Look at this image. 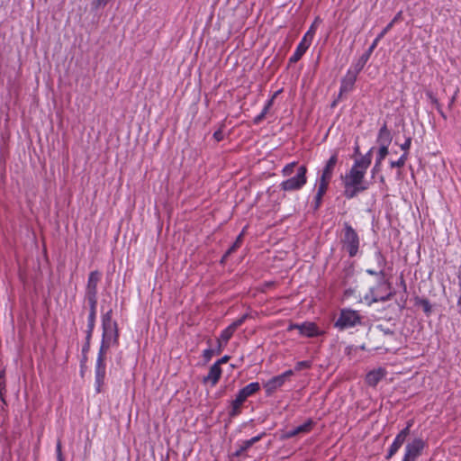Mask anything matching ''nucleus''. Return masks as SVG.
<instances>
[{
	"instance_id": "nucleus-1",
	"label": "nucleus",
	"mask_w": 461,
	"mask_h": 461,
	"mask_svg": "<svg viewBox=\"0 0 461 461\" xmlns=\"http://www.w3.org/2000/svg\"><path fill=\"white\" fill-rule=\"evenodd\" d=\"M339 241L342 250L346 251L350 258H355L358 254L360 238L357 230L348 221L343 223Z\"/></svg>"
},
{
	"instance_id": "nucleus-2",
	"label": "nucleus",
	"mask_w": 461,
	"mask_h": 461,
	"mask_svg": "<svg viewBox=\"0 0 461 461\" xmlns=\"http://www.w3.org/2000/svg\"><path fill=\"white\" fill-rule=\"evenodd\" d=\"M258 382H253L241 388L234 400L230 402V411L228 412L230 418H235L241 413V407L247 399L260 390Z\"/></svg>"
},
{
	"instance_id": "nucleus-3",
	"label": "nucleus",
	"mask_w": 461,
	"mask_h": 461,
	"mask_svg": "<svg viewBox=\"0 0 461 461\" xmlns=\"http://www.w3.org/2000/svg\"><path fill=\"white\" fill-rule=\"evenodd\" d=\"M322 23V20L317 16L312 25L310 26L309 30L306 32L304 36L303 37L302 41L298 44L295 51L294 54L289 58V63H296L298 62L302 57L304 55L306 50L311 46L313 37L316 33L318 26Z\"/></svg>"
},
{
	"instance_id": "nucleus-4",
	"label": "nucleus",
	"mask_w": 461,
	"mask_h": 461,
	"mask_svg": "<svg viewBox=\"0 0 461 461\" xmlns=\"http://www.w3.org/2000/svg\"><path fill=\"white\" fill-rule=\"evenodd\" d=\"M363 317L357 311L349 308H343L339 312V318L334 323V327L339 330L353 328L362 323Z\"/></svg>"
},
{
	"instance_id": "nucleus-5",
	"label": "nucleus",
	"mask_w": 461,
	"mask_h": 461,
	"mask_svg": "<svg viewBox=\"0 0 461 461\" xmlns=\"http://www.w3.org/2000/svg\"><path fill=\"white\" fill-rule=\"evenodd\" d=\"M307 167L304 165L300 166L297 168L296 175L283 181L280 184L281 190L284 191H297L302 189L304 185L307 183Z\"/></svg>"
},
{
	"instance_id": "nucleus-6",
	"label": "nucleus",
	"mask_w": 461,
	"mask_h": 461,
	"mask_svg": "<svg viewBox=\"0 0 461 461\" xmlns=\"http://www.w3.org/2000/svg\"><path fill=\"white\" fill-rule=\"evenodd\" d=\"M375 259L377 261V265L380 267L379 271H375L374 269L368 268L366 270V274L370 276H378V287H385L386 290L392 289V285L385 280V272H384V267L386 265V259L385 257L382 254L380 250L375 251Z\"/></svg>"
},
{
	"instance_id": "nucleus-7",
	"label": "nucleus",
	"mask_w": 461,
	"mask_h": 461,
	"mask_svg": "<svg viewBox=\"0 0 461 461\" xmlns=\"http://www.w3.org/2000/svg\"><path fill=\"white\" fill-rule=\"evenodd\" d=\"M101 278L102 274L97 270L89 273L85 291V300L86 302L97 301V285Z\"/></svg>"
},
{
	"instance_id": "nucleus-8",
	"label": "nucleus",
	"mask_w": 461,
	"mask_h": 461,
	"mask_svg": "<svg viewBox=\"0 0 461 461\" xmlns=\"http://www.w3.org/2000/svg\"><path fill=\"white\" fill-rule=\"evenodd\" d=\"M294 371L292 369L286 370L283 374L279 375H276L269 379L265 384L264 388L266 390L267 396H271L277 388L281 387L285 381L294 375Z\"/></svg>"
},
{
	"instance_id": "nucleus-9",
	"label": "nucleus",
	"mask_w": 461,
	"mask_h": 461,
	"mask_svg": "<svg viewBox=\"0 0 461 461\" xmlns=\"http://www.w3.org/2000/svg\"><path fill=\"white\" fill-rule=\"evenodd\" d=\"M365 176L366 174L363 170H358L351 167L345 176H341V179L343 183H347L351 185L366 186V188H369L370 184L365 180Z\"/></svg>"
},
{
	"instance_id": "nucleus-10",
	"label": "nucleus",
	"mask_w": 461,
	"mask_h": 461,
	"mask_svg": "<svg viewBox=\"0 0 461 461\" xmlns=\"http://www.w3.org/2000/svg\"><path fill=\"white\" fill-rule=\"evenodd\" d=\"M425 442L421 438H415L405 447V454L402 461H416L421 455Z\"/></svg>"
},
{
	"instance_id": "nucleus-11",
	"label": "nucleus",
	"mask_w": 461,
	"mask_h": 461,
	"mask_svg": "<svg viewBox=\"0 0 461 461\" xmlns=\"http://www.w3.org/2000/svg\"><path fill=\"white\" fill-rule=\"evenodd\" d=\"M298 330L302 336L307 338H314L320 336L321 332L314 322L305 321L302 324L292 323L288 327V330Z\"/></svg>"
},
{
	"instance_id": "nucleus-12",
	"label": "nucleus",
	"mask_w": 461,
	"mask_h": 461,
	"mask_svg": "<svg viewBox=\"0 0 461 461\" xmlns=\"http://www.w3.org/2000/svg\"><path fill=\"white\" fill-rule=\"evenodd\" d=\"M359 73L360 72H357V68L353 67L348 70L346 76L340 81L339 98H340L342 95L351 92L354 89Z\"/></svg>"
},
{
	"instance_id": "nucleus-13",
	"label": "nucleus",
	"mask_w": 461,
	"mask_h": 461,
	"mask_svg": "<svg viewBox=\"0 0 461 461\" xmlns=\"http://www.w3.org/2000/svg\"><path fill=\"white\" fill-rule=\"evenodd\" d=\"M106 360L96 359L95 367V384L96 393H101L102 386L104 384L106 375Z\"/></svg>"
},
{
	"instance_id": "nucleus-14",
	"label": "nucleus",
	"mask_w": 461,
	"mask_h": 461,
	"mask_svg": "<svg viewBox=\"0 0 461 461\" xmlns=\"http://www.w3.org/2000/svg\"><path fill=\"white\" fill-rule=\"evenodd\" d=\"M380 288L381 287H378V285L376 287H371L368 293L365 295L364 299L369 306L375 303L387 302L390 299H392L393 296L394 295V292L388 290V293H386L385 296H379V293L376 291L379 290Z\"/></svg>"
},
{
	"instance_id": "nucleus-15",
	"label": "nucleus",
	"mask_w": 461,
	"mask_h": 461,
	"mask_svg": "<svg viewBox=\"0 0 461 461\" xmlns=\"http://www.w3.org/2000/svg\"><path fill=\"white\" fill-rule=\"evenodd\" d=\"M373 150L374 148H371L365 155L356 158L352 167L356 169L363 170V172L366 174V169L369 167L372 162Z\"/></svg>"
},
{
	"instance_id": "nucleus-16",
	"label": "nucleus",
	"mask_w": 461,
	"mask_h": 461,
	"mask_svg": "<svg viewBox=\"0 0 461 461\" xmlns=\"http://www.w3.org/2000/svg\"><path fill=\"white\" fill-rule=\"evenodd\" d=\"M384 368L379 367L369 371L366 375V383L372 387H375L377 384L385 376Z\"/></svg>"
},
{
	"instance_id": "nucleus-17",
	"label": "nucleus",
	"mask_w": 461,
	"mask_h": 461,
	"mask_svg": "<svg viewBox=\"0 0 461 461\" xmlns=\"http://www.w3.org/2000/svg\"><path fill=\"white\" fill-rule=\"evenodd\" d=\"M392 140L393 137L391 131L388 130L386 123H384V125L379 129L376 142L380 147H384V149L388 150Z\"/></svg>"
},
{
	"instance_id": "nucleus-18",
	"label": "nucleus",
	"mask_w": 461,
	"mask_h": 461,
	"mask_svg": "<svg viewBox=\"0 0 461 461\" xmlns=\"http://www.w3.org/2000/svg\"><path fill=\"white\" fill-rule=\"evenodd\" d=\"M102 339L106 342L117 346L119 344V330L117 325L111 326L110 329L103 328Z\"/></svg>"
},
{
	"instance_id": "nucleus-19",
	"label": "nucleus",
	"mask_w": 461,
	"mask_h": 461,
	"mask_svg": "<svg viewBox=\"0 0 461 461\" xmlns=\"http://www.w3.org/2000/svg\"><path fill=\"white\" fill-rule=\"evenodd\" d=\"M377 44L375 41H373L372 44L369 46V48L366 50L365 53H363L357 61L353 64V68H357V72H361V70L366 66V62L370 59V56L372 55L373 51L376 48Z\"/></svg>"
},
{
	"instance_id": "nucleus-20",
	"label": "nucleus",
	"mask_w": 461,
	"mask_h": 461,
	"mask_svg": "<svg viewBox=\"0 0 461 461\" xmlns=\"http://www.w3.org/2000/svg\"><path fill=\"white\" fill-rule=\"evenodd\" d=\"M221 375V368L217 364H213L208 372V375L203 377V383H211L213 386L220 380Z\"/></svg>"
},
{
	"instance_id": "nucleus-21",
	"label": "nucleus",
	"mask_w": 461,
	"mask_h": 461,
	"mask_svg": "<svg viewBox=\"0 0 461 461\" xmlns=\"http://www.w3.org/2000/svg\"><path fill=\"white\" fill-rule=\"evenodd\" d=\"M338 162V153L335 152L327 161L321 177L330 180L333 175V170L336 167V164Z\"/></svg>"
},
{
	"instance_id": "nucleus-22",
	"label": "nucleus",
	"mask_w": 461,
	"mask_h": 461,
	"mask_svg": "<svg viewBox=\"0 0 461 461\" xmlns=\"http://www.w3.org/2000/svg\"><path fill=\"white\" fill-rule=\"evenodd\" d=\"M343 185H344L343 195L347 199H353L356 196H357L358 194L363 193L368 189V188H366V186L351 185L347 183H343Z\"/></svg>"
},
{
	"instance_id": "nucleus-23",
	"label": "nucleus",
	"mask_w": 461,
	"mask_h": 461,
	"mask_svg": "<svg viewBox=\"0 0 461 461\" xmlns=\"http://www.w3.org/2000/svg\"><path fill=\"white\" fill-rule=\"evenodd\" d=\"M388 153H389V151L386 150L384 149V147H379V149H378V152L376 155V158H375V163L371 171L372 178H374L375 176L381 171L382 162L386 158Z\"/></svg>"
},
{
	"instance_id": "nucleus-24",
	"label": "nucleus",
	"mask_w": 461,
	"mask_h": 461,
	"mask_svg": "<svg viewBox=\"0 0 461 461\" xmlns=\"http://www.w3.org/2000/svg\"><path fill=\"white\" fill-rule=\"evenodd\" d=\"M414 306L421 308L426 316H430L432 313V305L429 300L425 297L416 296L414 298Z\"/></svg>"
},
{
	"instance_id": "nucleus-25",
	"label": "nucleus",
	"mask_w": 461,
	"mask_h": 461,
	"mask_svg": "<svg viewBox=\"0 0 461 461\" xmlns=\"http://www.w3.org/2000/svg\"><path fill=\"white\" fill-rule=\"evenodd\" d=\"M403 443H404V440L402 438H400L398 435H396L393 442L392 443V445L390 446V447L388 449L386 458L390 459L400 449V447L402 446Z\"/></svg>"
},
{
	"instance_id": "nucleus-26",
	"label": "nucleus",
	"mask_w": 461,
	"mask_h": 461,
	"mask_svg": "<svg viewBox=\"0 0 461 461\" xmlns=\"http://www.w3.org/2000/svg\"><path fill=\"white\" fill-rule=\"evenodd\" d=\"M89 305V314L87 318V326L95 327L96 319V306L97 301L87 302Z\"/></svg>"
},
{
	"instance_id": "nucleus-27",
	"label": "nucleus",
	"mask_w": 461,
	"mask_h": 461,
	"mask_svg": "<svg viewBox=\"0 0 461 461\" xmlns=\"http://www.w3.org/2000/svg\"><path fill=\"white\" fill-rule=\"evenodd\" d=\"M314 425V421L312 419H308L303 424L295 427L297 435L305 434L312 430Z\"/></svg>"
},
{
	"instance_id": "nucleus-28",
	"label": "nucleus",
	"mask_w": 461,
	"mask_h": 461,
	"mask_svg": "<svg viewBox=\"0 0 461 461\" xmlns=\"http://www.w3.org/2000/svg\"><path fill=\"white\" fill-rule=\"evenodd\" d=\"M113 310L110 309L106 313H104L102 317V328L110 329L111 326L117 325L116 321H113Z\"/></svg>"
},
{
	"instance_id": "nucleus-29",
	"label": "nucleus",
	"mask_w": 461,
	"mask_h": 461,
	"mask_svg": "<svg viewBox=\"0 0 461 461\" xmlns=\"http://www.w3.org/2000/svg\"><path fill=\"white\" fill-rule=\"evenodd\" d=\"M111 346L113 345L106 342L105 339H102L96 359L106 360V354Z\"/></svg>"
},
{
	"instance_id": "nucleus-30",
	"label": "nucleus",
	"mask_w": 461,
	"mask_h": 461,
	"mask_svg": "<svg viewBox=\"0 0 461 461\" xmlns=\"http://www.w3.org/2000/svg\"><path fill=\"white\" fill-rule=\"evenodd\" d=\"M245 230H243L236 238V240L234 243L227 249V255H231L233 252H235L242 244L243 241V236H244Z\"/></svg>"
},
{
	"instance_id": "nucleus-31",
	"label": "nucleus",
	"mask_w": 461,
	"mask_h": 461,
	"mask_svg": "<svg viewBox=\"0 0 461 461\" xmlns=\"http://www.w3.org/2000/svg\"><path fill=\"white\" fill-rule=\"evenodd\" d=\"M330 180L320 177L318 180V189L316 194L324 195L328 190Z\"/></svg>"
},
{
	"instance_id": "nucleus-32",
	"label": "nucleus",
	"mask_w": 461,
	"mask_h": 461,
	"mask_svg": "<svg viewBox=\"0 0 461 461\" xmlns=\"http://www.w3.org/2000/svg\"><path fill=\"white\" fill-rule=\"evenodd\" d=\"M6 392V381H5V372L3 370L0 372V400L6 404L5 400V393Z\"/></svg>"
},
{
	"instance_id": "nucleus-33",
	"label": "nucleus",
	"mask_w": 461,
	"mask_h": 461,
	"mask_svg": "<svg viewBox=\"0 0 461 461\" xmlns=\"http://www.w3.org/2000/svg\"><path fill=\"white\" fill-rule=\"evenodd\" d=\"M249 318V314H244L238 320L234 321L231 324H230L227 328L230 330L233 334L236 331V330L240 327L245 321Z\"/></svg>"
},
{
	"instance_id": "nucleus-34",
	"label": "nucleus",
	"mask_w": 461,
	"mask_h": 461,
	"mask_svg": "<svg viewBox=\"0 0 461 461\" xmlns=\"http://www.w3.org/2000/svg\"><path fill=\"white\" fill-rule=\"evenodd\" d=\"M111 0H92L91 2V9L92 11H99L100 9H104Z\"/></svg>"
},
{
	"instance_id": "nucleus-35",
	"label": "nucleus",
	"mask_w": 461,
	"mask_h": 461,
	"mask_svg": "<svg viewBox=\"0 0 461 461\" xmlns=\"http://www.w3.org/2000/svg\"><path fill=\"white\" fill-rule=\"evenodd\" d=\"M250 447H251L249 445V443L246 440H244L241 442V444L238 445V448L232 454V456L236 457L240 456L243 455L244 452H246Z\"/></svg>"
},
{
	"instance_id": "nucleus-36",
	"label": "nucleus",
	"mask_w": 461,
	"mask_h": 461,
	"mask_svg": "<svg viewBox=\"0 0 461 461\" xmlns=\"http://www.w3.org/2000/svg\"><path fill=\"white\" fill-rule=\"evenodd\" d=\"M408 158V153H403L399 159H397L396 161H391L390 162V166L392 168L393 167H404L405 163H406V160Z\"/></svg>"
},
{
	"instance_id": "nucleus-37",
	"label": "nucleus",
	"mask_w": 461,
	"mask_h": 461,
	"mask_svg": "<svg viewBox=\"0 0 461 461\" xmlns=\"http://www.w3.org/2000/svg\"><path fill=\"white\" fill-rule=\"evenodd\" d=\"M297 162L294 161L285 165L282 169V175L284 176H290L294 172V168L297 166Z\"/></svg>"
},
{
	"instance_id": "nucleus-38",
	"label": "nucleus",
	"mask_w": 461,
	"mask_h": 461,
	"mask_svg": "<svg viewBox=\"0 0 461 461\" xmlns=\"http://www.w3.org/2000/svg\"><path fill=\"white\" fill-rule=\"evenodd\" d=\"M232 335L233 333L230 330H228V328H226L221 331L220 338L218 339L223 341L224 345H226L232 337Z\"/></svg>"
},
{
	"instance_id": "nucleus-39",
	"label": "nucleus",
	"mask_w": 461,
	"mask_h": 461,
	"mask_svg": "<svg viewBox=\"0 0 461 461\" xmlns=\"http://www.w3.org/2000/svg\"><path fill=\"white\" fill-rule=\"evenodd\" d=\"M393 28V23H389L383 30L382 32L376 36V38L374 40V41L378 44V42L385 36V34Z\"/></svg>"
},
{
	"instance_id": "nucleus-40",
	"label": "nucleus",
	"mask_w": 461,
	"mask_h": 461,
	"mask_svg": "<svg viewBox=\"0 0 461 461\" xmlns=\"http://www.w3.org/2000/svg\"><path fill=\"white\" fill-rule=\"evenodd\" d=\"M312 366V362L308 360L299 361L295 364L294 371H301L303 369L310 368Z\"/></svg>"
},
{
	"instance_id": "nucleus-41",
	"label": "nucleus",
	"mask_w": 461,
	"mask_h": 461,
	"mask_svg": "<svg viewBox=\"0 0 461 461\" xmlns=\"http://www.w3.org/2000/svg\"><path fill=\"white\" fill-rule=\"evenodd\" d=\"M411 425H412L411 420H409V421L407 422V426H406L404 429H402V430L397 434V435H398L400 438H402L404 441H405L406 438H407V437L409 436V434H410V429H411Z\"/></svg>"
},
{
	"instance_id": "nucleus-42",
	"label": "nucleus",
	"mask_w": 461,
	"mask_h": 461,
	"mask_svg": "<svg viewBox=\"0 0 461 461\" xmlns=\"http://www.w3.org/2000/svg\"><path fill=\"white\" fill-rule=\"evenodd\" d=\"M411 425H412L411 420H409V421L407 422V426H406L404 429H402V430L397 434V435H398L400 438H402L404 441H405L406 438H407V437L409 436V434H410V429H411Z\"/></svg>"
},
{
	"instance_id": "nucleus-43",
	"label": "nucleus",
	"mask_w": 461,
	"mask_h": 461,
	"mask_svg": "<svg viewBox=\"0 0 461 461\" xmlns=\"http://www.w3.org/2000/svg\"><path fill=\"white\" fill-rule=\"evenodd\" d=\"M426 96L431 102V104L435 105L436 108L441 105L432 91H426Z\"/></svg>"
},
{
	"instance_id": "nucleus-44",
	"label": "nucleus",
	"mask_w": 461,
	"mask_h": 461,
	"mask_svg": "<svg viewBox=\"0 0 461 461\" xmlns=\"http://www.w3.org/2000/svg\"><path fill=\"white\" fill-rule=\"evenodd\" d=\"M279 91L276 92L273 96L267 102V104H265L263 110L261 113H264L265 115H267V113H268L269 109L271 108V106L273 105V103H274V99L276 98V96L278 95Z\"/></svg>"
},
{
	"instance_id": "nucleus-45",
	"label": "nucleus",
	"mask_w": 461,
	"mask_h": 461,
	"mask_svg": "<svg viewBox=\"0 0 461 461\" xmlns=\"http://www.w3.org/2000/svg\"><path fill=\"white\" fill-rule=\"evenodd\" d=\"M214 354H215V351L213 349L206 348L203 352V357L205 362H209L212 359V357H213Z\"/></svg>"
},
{
	"instance_id": "nucleus-46",
	"label": "nucleus",
	"mask_w": 461,
	"mask_h": 461,
	"mask_svg": "<svg viewBox=\"0 0 461 461\" xmlns=\"http://www.w3.org/2000/svg\"><path fill=\"white\" fill-rule=\"evenodd\" d=\"M322 198H323L322 195L315 194L314 200H313V204H312L314 211L319 210V208L321 207V205L322 203Z\"/></svg>"
},
{
	"instance_id": "nucleus-47",
	"label": "nucleus",
	"mask_w": 461,
	"mask_h": 461,
	"mask_svg": "<svg viewBox=\"0 0 461 461\" xmlns=\"http://www.w3.org/2000/svg\"><path fill=\"white\" fill-rule=\"evenodd\" d=\"M56 454H57V461H65L63 454H62V448H61V442H60V440H59L58 443H57Z\"/></svg>"
},
{
	"instance_id": "nucleus-48",
	"label": "nucleus",
	"mask_w": 461,
	"mask_h": 461,
	"mask_svg": "<svg viewBox=\"0 0 461 461\" xmlns=\"http://www.w3.org/2000/svg\"><path fill=\"white\" fill-rule=\"evenodd\" d=\"M265 436H266V432H262V433L258 434V436H255V437H253L250 439H248L246 441L249 443V445L250 447H252L254 444H256L257 442L261 440L262 438L265 437Z\"/></svg>"
},
{
	"instance_id": "nucleus-49",
	"label": "nucleus",
	"mask_w": 461,
	"mask_h": 461,
	"mask_svg": "<svg viewBox=\"0 0 461 461\" xmlns=\"http://www.w3.org/2000/svg\"><path fill=\"white\" fill-rule=\"evenodd\" d=\"M411 137L408 136V137H406L404 143L401 144L400 147L404 151V153H408V150L411 148Z\"/></svg>"
},
{
	"instance_id": "nucleus-50",
	"label": "nucleus",
	"mask_w": 461,
	"mask_h": 461,
	"mask_svg": "<svg viewBox=\"0 0 461 461\" xmlns=\"http://www.w3.org/2000/svg\"><path fill=\"white\" fill-rule=\"evenodd\" d=\"M376 329L379 330L384 335H390V336H393L394 335V331L393 330H392L389 328L384 327L382 324L377 325Z\"/></svg>"
},
{
	"instance_id": "nucleus-51",
	"label": "nucleus",
	"mask_w": 461,
	"mask_h": 461,
	"mask_svg": "<svg viewBox=\"0 0 461 461\" xmlns=\"http://www.w3.org/2000/svg\"><path fill=\"white\" fill-rule=\"evenodd\" d=\"M297 436V433L295 431V428L290 429V430H287L285 431L283 436H282V438L283 439H288V438H294Z\"/></svg>"
},
{
	"instance_id": "nucleus-52",
	"label": "nucleus",
	"mask_w": 461,
	"mask_h": 461,
	"mask_svg": "<svg viewBox=\"0 0 461 461\" xmlns=\"http://www.w3.org/2000/svg\"><path fill=\"white\" fill-rule=\"evenodd\" d=\"M222 127L223 125H221V127L213 133V138L216 141H221L223 140Z\"/></svg>"
},
{
	"instance_id": "nucleus-53",
	"label": "nucleus",
	"mask_w": 461,
	"mask_h": 461,
	"mask_svg": "<svg viewBox=\"0 0 461 461\" xmlns=\"http://www.w3.org/2000/svg\"><path fill=\"white\" fill-rule=\"evenodd\" d=\"M94 329H95V327H93V326H87V330L86 331V341H91Z\"/></svg>"
},
{
	"instance_id": "nucleus-54",
	"label": "nucleus",
	"mask_w": 461,
	"mask_h": 461,
	"mask_svg": "<svg viewBox=\"0 0 461 461\" xmlns=\"http://www.w3.org/2000/svg\"><path fill=\"white\" fill-rule=\"evenodd\" d=\"M265 117L266 115L264 114V113H260L254 118L253 122L255 124H259L265 119Z\"/></svg>"
},
{
	"instance_id": "nucleus-55",
	"label": "nucleus",
	"mask_w": 461,
	"mask_h": 461,
	"mask_svg": "<svg viewBox=\"0 0 461 461\" xmlns=\"http://www.w3.org/2000/svg\"><path fill=\"white\" fill-rule=\"evenodd\" d=\"M89 349H90V341H86L82 348V354L87 355Z\"/></svg>"
},
{
	"instance_id": "nucleus-56",
	"label": "nucleus",
	"mask_w": 461,
	"mask_h": 461,
	"mask_svg": "<svg viewBox=\"0 0 461 461\" xmlns=\"http://www.w3.org/2000/svg\"><path fill=\"white\" fill-rule=\"evenodd\" d=\"M230 359L229 356H223L221 359L217 360L214 364H217L218 366H221V364L227 363Z\"/></svg>"
},
{
	"instance_id": "nucleus-57",
	"label": "nucleus",
	"mask_w": 461,
	"mask_h": 461,
	"mask_svg": "<svg viewBox=\"0 0 461 461\" xmlns=\"http://www.w3.org/2000/svg\"><path fill=\"white\" fill-rule=\"evenodd\" d=\"M223 341L218 339L217 340V349L215 351V354L219 355L221 354V350H222V348H223V345H222Z\"/></svg>"
},
{
	"instance_id": "nucleus-58",
	"label": "nucleus",
	"mask_w": 461,
	"mask_h": 461,
	"mask_svg": "<svg viewBox=\"0 0 461 461\" xmlns=\"http://www.w3.org/2000/svg\"><path fill=\"white\" fill-rule=\"evenodd\" d=\"M400 285L403 288V292L406 293L407 286L402 275L400 276Z\"/></svg>"
},
{
	"instance_id": "nucleus-59",
	"label": "nucleus",
	"mask_w": 461,
	"mask_h": 461,
	"mask_svg": "<svg viewBox=\"0 0 461 461\" xmlns=\"http://www.w3.org/2000/svg\"><path fill=\"white\" fill-rule=\"evenodd\" d=\"M402 18V12L396 14V15L393 18L390 23H393V25L397 23Z\"/></svg>"
},
{
	"instance_id": "nucleus-60",
	"label": "nucleus",
	"mask_w": 461,
	"mask_h": 461,
	"mask_svg": "<svg viewBox=\"0 0 461 461\" xmlns=\"http://www.w3.org/2000/svg\"><path fill=\"white\" fill-rule=\"evenodd\" d=\"M436 109H437L438 113L440 114V116H441L444 120H447V117L446 113L443 112L441 105H440V106H438V107H437Z\"/></svg>"
},
{
	"instance_id": "nucleus-61",
	"label": "nucleus",
	"mask_w": 461,
	"mask_h": 461,
	"mask_svg": "<svg viewBox=\"0 0 461 461\" xmlns=\"http://www.w3.org/2000/svg\"><path fill=\"white\" fill-rule=\"evenodd\" d=\"M354 156H362L361 153H360V149H359V145L357 144V142H356V145L354 147Z\"/></svg>"
},
{
	"instance_id": "nucleus-62",
	"label": "nucleus",
	"mask_w": 461,
	"mask_h": 461,
	"mask_svg": "<svg viewBox=\"0 0 461 461\" xmlns=\"http://www.w3.org/2000/svg\"><path fill=\"white\" fill-rule=\"evenodd\" d=\"M230 255H227V251L224 253V255L221 257V260H220V263L221 265H224L228 259V258L230 257Z\"/></svg>"
},
{
	"instance_id": "nucleus-63",
	"label": "nucleus",
	"mask_w": 461,
	"mask_h": 461,
	"mask_svg": "<svg viewBox=\"0 0 461 461\" xmlns=\"http://www.w3.org/2000/svg\"><path fill=\"white\" fill-rule=\"evenodd\" d=\"M455 101H456V95H453V96L450 98L449 103H448V108H449V109H451V108H452V106H453V104H454Z\"/></svg>"
},
{
	"instance_id": "nucleus-64",
	"label": "nucleus",
	"mask_w": 461,
	"mask_h": 461,
	"mask_svg": "<svg viewBox=\"0 0 461 461\" xmlns=\"http://www.w3.org/2000/svg\"><path fill=\"white\" fill-rule=\"evenodd\" d=\"M400 301L402 302V304L399 303L400 307L401 308H404L405 307V303H406V298H404L403 296H402L400 298Z\"/></svg>"
}]
</instances>
